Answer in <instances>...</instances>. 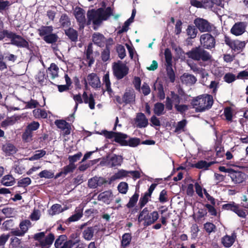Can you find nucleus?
<instances>
[{
    "instance_id": "nucleus-1",
    "label": "nucleus",
    "mask_w": 248,
    "mask_h": 248,
    "mask_svg": "<svg viewBox=\"0 0 248 248\" xmlns=\"http://www.w3.org/2000/svg\"><path fill=\"white\" fill-rule=\"evenodd\" d=\"M112 15V9L109 7L105 9L100 8L96 10H89L87 13V24L92 23L94 25L99 26L103 21L107 20Z\"/></svg>"
},
{
    "instance_id": "nucleus-2",
    "label": "nucleus",
    "mask_w": 248,
    "mask_h": 248,
    "mask_svg": "<svg viewBox=\"0 0 248 248\" xmlns=\"http://www.w3.org/2000/svg\"><path fill=\"white\" fill-rule=\"evenodd\" d=\"M213 97L207 94L200 95L193 99L191 104L197 112H202L211 108Z\"/></svg>"
},
{
    "instance_id": "nucleus-3",
    "label": "nucleus",
    "mask_w": 248,
    "mask_h": 248,
    "mask_svg": "<svg viewBox=\"0 0 248 248\" xmlns=\"http://www.w3.org/2000/svg\"><path fill=\"white\" fill-rule=\"evenodd\" d=\"M186 55L188 58L198 61L206 62L211 59L210 53L200 46L193 48L186 53Z\"/></svg>"
},
{
    "instance_id": "nucleus-4",
    "label": "nucleus",
    "mask_w": 248,
    "mask_h": 248,
    "mask_svg": "<svg viewBox=\"0 0 248 248\" xmlns=\"http://www.w3.org/2000/svg\"><path fill=\"white\" fill-rule=\"evenodd\" d=\"M158 217L159 215L157 212L154 211L149 213L147 208H145L140 213L138 221L141 222L144 221L143 225L148 226L155 222Z\"/></svg>"
},
{
    "instance_id": "nucleus-5",
    "label": "nucleus",
    "mask_w": 248,
    "mask_h": 248,
    "mask_svg": "<svg viewBox=\"0 0 248 248\" xmlns=\"http://www.w3.org/2000/svg\"><path fill=\"white\" fill-rule=\"evenodd\" d=\"M82 98L84 100V102L85 104H88L89 107L91 109L94 108L95 100L92 94H90L88 96L86 92H84L81 96L78 94L74 95L73 96V99L76 102V105L74 108L75 111H76L78 107V104H81L83 102Z\"/></svg>"
},
{
    "instance_id": "nucleus-6",
    "label": "nucleus",
    "mask_w": 248,
    "mask_h": 248,
    "mask_svg": "<svg viewBox=\"0 0 248 248\" xmlns=\"http://www.w3.org/2000/svg\"><path fill=\"white\" fill-rule=\"evenodd\" d=\"M6 37L10 40L11 44L18 47L28 48L29 47V43L27 40L21 36L12 31H8Z\"/></svg>"
},
{
    "instance_id": "nucleus-7",
    "label": "nucleus",
    "mask_w": 248,
    "mask_h": 248,
    "mask_svg": "<svg viewBox=\"0 0 248 248\" xmlns=\"http://www.w3.org/2000/svg\"><path fill=\"white\" fill-rule=\"evenodd\" d=\"M114 76L118 79H121L128 73L129 68L124 63L121 62L114 63L113 66Z\"/></svg>"
},
{
    "instance_id": "nucleus-8",
    "label": "nucleus",
    "mask_w": 248,
    "mask_h": 248,
    "mask_svg": "<svg viewBox=\"0 0 248 248\" xmlns=\"http://www.w3.org/2000/svg\"><path fill=\"white\" fill-rule=\"evenodd\" d=\"M225 43L232 49L234 51L240 52L246 46L245 41H241L238 40H232L228 37H225Z\"/></svg>"
},
{
    "instance_id": "nucleus-9",
    "label": "nucleus",
    "mask_w": 248,
    "mask_h": 248,
    "mask_svg": "<svg viewBox=\"0 0 248 248\" xmlns=\"http://www.w3.org/2000/svg\"><path fill=\"white\" fill-rule=\"evenodd\" d=\"M200 43L204 48L211 49L215 46L216 41L210 34L205 33L201 36Z\"/></svg>"
},
{
    "instance_id": "nucleus-10",
    "label": "nucleus",
    "mask_w": 248,
    "mask_h": 248,
    "mask_svg": "<svg viewBox=\"0 0 248 248\" xmlns=\"http://www.w3.org/2000/svg\"><path fill=\"white\" fill-rule=\"evenodd\" d=\"M194 23L199 30L202 32H210L212 31L213 26L204 19L197 18Z\"/></svg>"
},
{
    "instance_id": "nucleus-11",
    "label": "nucleus",
    "mask_w": 248,
    "mask_h": 248,
    "mask_svg": "<svg viewBox=\"0 0 248 248\" xmlns=\"http://www.w3.org/2000/svg\"><path fill=\"white\" fill-rule=\"evenodd\" d=\"M74 15L78 23L79 29H83L86 23L85 11L80 7H76L74 9Z\"/></svg>"
},
{
    "instance_id": "nucleus-12",
    "label": "nucleus",
    "mask_w": 248,
    "mask_h": 248,
    "mask_svg": "<svg viewBox=\"0 0 248 248\" xmlns=\"http://www.w3.org/2000/svg\"><path fill=\"white\" fill-rule=\"evenodd\" d=\"M76 243L72 240L67 241V236L61 235L56 240L54 245L56 248H71Z\"/></svg>"
},
{
    "instance_id": "nucleus-13",
    "label": "nucleus",
    "mask_w": 248,
    "mask_h": 248,
    "mask_svg": "<svg viewBox=\"0 0 248 248\" xmlns=\"http://www.w3.org/2000/svg\"><path fill=\"white\" fill-rule=\"evenodd\" d=\"M181 98L180 96L176 94L174 92H170V97L167 96L166 97L165 106L166 108L168 110H171L173 108V104L174 105H178L181 103Z\"/></svg>"
},
{
    "instance_id": "nucleus-14",
    "label": "nucleus",
    "mask_w": 248,
    "mask_h": 248,
    "mask_svg": "<svg viewBox=\"0 0 248 248\" xmlns=\"http://www.w3.org/2000/svg\"><path fill=\"white\" fill-rule=\"evenodd\" d=\"M84 84L85 87L89 84L94 88H99L101 85L99 77L93 73L89 74L87 78L84 79Z\"/></svg>"
},
{
    "instance_id": "nucleus-15",
    "label": "nucleus",
    "mask_w": 248,
    "mask_h": 248,
    "mask_svg": "<svg viewBox=\"0 0 248 248\" xmlns=\"http://www.w3.org/2000/svg\"><path fill=\"white\" fill-rule=\"evenodd\" d=\"M247 24L245 22H237L232 27L231 33L236 36H240L246 31Z\"/></svg>"
},
{
    "instance_id": "nucleus-16",
    "label": "nucleus",
    "mask_w": 248,
    "mask_h": 248,
    "mask_svg": "<svg viewBox=\"0 0 248 248\" xmlns=\"http://www.w3.org/2000/svg\"><path fill=\"white\" fill-rule=\"evenodd\" d=\"M230 176L232 181L235 184H240L242 183L246 178V174L241 171H237L233 170H231Z\"/></svg>"
},
{
    "instance_id": "nucleus-17",
    "label": "nucleus",
    "mask_w": 248,
    "mask_h": 248,
    "mask_svg": "<svg viewBox=\"0 0 248 248\" xmlns=\"http://www.w3.org/2000/svg\"><path fill=\"white\" fill-rule=\"evenodd\" d=\"M134 121L135 125L139 128H144L148 125V120L142 113H137Z\"/></svg>"
},
{
    "instance_id": "nucleus-18",
    "label": "nucleus",
    "mask_w": 248,
    "mask_h": 248,
    "mask_svg": "<svg viewBox=\"0 0 248 248\" xmlns=\"http://www.w3.org/2000/svg\"><path fill=\"white\" fill-rule=\"evenodd\" d=\"M135 93L133 89H126L123 96V100L126 104L133 103L135 101Z\"/></svg>"
},
{
    "instance_id": "nucleus-19",
    "label": "nucleus",
    "mask_w": 248,
    "mask_h": 248,
    "mask_svg": "<svg viewBox=\"0 0 248 248\" xmlns=\"http://www.w3.org/2000/svg\"><path fill=\"white\" fill-rule=\"evenodd\" d=\"M106 183L105 179L101 177L95 176L88 181V186L90 188H95L97 186H101Z\"/></svg>"
},
{
    "instance_id": "nucleus-20",
    "label": "nucleus",
    "mask_w": 248,
    "mask_h": 248,
    "mask_svg": "<svg viewBox=\"0 0 248 248\" xmlns=\"http://www.w3.org/2000/svg\"><path fill=\"white\" fill-rule=\"evenodd\" d=\"M30 224V222L29 220L23 221L20 224V230H13L12 232L15 235L22 236L27 231Z\"/></svg>"
},
{
    "instance_id": "nucleus-21",
    "label": "nucleus",
    "mask_w": 248,
    "mask_h": 248,
    "mask_svg": "<svg viewBox=\"0 0 248 248\" xmlns=\"http://www.w3.org/2000/svg\"><path fill=\"white\" fill-rule=\"evenodd\" d=\"M92 40L94 44L100 47L104 46L106 40L104 36L99 32H96L93 34Z\"/></svg>"
},
{
    "instance_id": "nucleus-22",
    "label": "nucleus",
    "mask_w": 248,
    "mask_h": 248,
    "mask_svg": "<svg viewBox=\"0 0 248 248\" xmlns=\"http://www.w3.org/2000/svg\"><path fill=\"white\" fill-rule=\"evenodd\" d=\"M180 79L183 83L189 85L194 84L197 81L196 78L193 75L187 73L184 74Z\"/></svg>"
},
{
    "instance_id": "nucleus-23",
    "label": "nucleus",
    "mask_w": 248,
    "mask_h": 248,
    "mask_svg": "<svg viewBox=\"0 0 248 248\" xmlns=\"http://www.w3.org/2000/svg\"><path fill=\"white\" fill-rule=\"evenodd\" d=\"M235 233H232L231 236L226 235L222 237L221 242L223 246L226 248H229L232 246L236 238Z\"/></svg>"
},
{
    "instance_id": "nucleus-24",
    "label": "nucleus",
    "mask_w": 248,
    "mask_h": 248,
    "mask_svg": "<svg viewBox=\"0 0 248 248\" xmlns=\"http://www.w3.org/2000/svg\"><path fill=\"white\" fill-rule=\"evenodd\" d=\"M223 0H202L203 8H212L214 5L223 7Z\"/></svg>"
},
{
    "instance_id": "nucleus-25",
    "label": "nucleus",
    "mask_w": 248,
    "mask_h": 248,
    "mask_svg": "<svg viewBox=\"0 0 248 248\" xmlns=\"http://www.w3.org/2000/svg\"><path fill=\"white\" fill-rule=\"evenodd\" d=\"M123 158L122 156L113 155L108 161V164L111 167L120 166L123 162Z\"/></svg>"
},
{
    "instance_id": "nucleus-26",
    "label": "nucleus",
    "mask_w": 248,
    "mask_h": 248,
    "mask_svg": "<svg viewBox=\"0 0 248 248\" xmlns=\"http://www.w3.org/2000/svg\"><path fill=\"white\" fill-rule=\"evenodd\" d=\"M83 215V210L77 208L75 210V214L70 217L66 221V223H69L71 222H74L78 220Z\"/></svg>"
},
{
    "instance_id": "nucleus-27",
    "label": "nucleus",
    "mask_w": 248,
    "mask_h": 248,
    "mask_svg": "<svg viewBox=\"0 0 248 248\" xmlns=\"http://www.w3.org/2000/svg\"><path fill=\"white\" fill-rule=\"evenodd\" d=\"M112 194L110 191H106L99 194L98 200L105 203H109L111 200Z\"/></svg>"
},
{
    "instance_id": "nucleus-28",
    "label": "nucleus",
    "mask_w": 248,
    "mask_h": 248,
    "mask_svg": "<svg viewBox=\"0 0 248 248\" xmlns=\"http://www.w3.org/2000/svg\"><path fill=\"white\" fill-rule=\"evenodd\" d=\"M126 134L116 132L114 137V141L120 143L121 145L126 146V140L127 138Z\"/></svg>"
},
{
    "instance_id": "nucleus-29",
    "label": "nucleus",
    "mask_w": 248,
    "mask_h": 248,
    "mask_svg": "<svg viewBox=\"0 0 248 248\" xmlns=\"http://www.w3.org/2000/svg\"><path fill=\"white\" fill-rule=\"evenodd\" d=\"M155 91L157 92V96L160 100H163L165 98V93L164 91L163 85L160 82H156L154 85Z\"/></svg>"
},
{
    "instance_id": "nucleus-30",
    "label": "nucleus",
    "mask_w": 248,
    "mask_h": 248,
    "mask_svg": "<svg viewBox=\"0 0 248 248\" xmlns=\"http://www.w3.org/2000/svg\"><path fill=\"white\" fill-rule=\"evenodd\" d=\"M103 86L106 88V91L110 94L112 92L111 88V83L108 73L104 75L103 77Z\"/></svg>"
},
{
    "instance_id": "nucleus-31",
    "label": "nucleus",
    "mask_w": 248,
    "mask_h": 248,
    "mask_svg": "<svg viewBox=\"0 0 248 248\" xmlns=\"http://www.w3.org/2000/svg\"><path fill=\"white\" fill-rule=\"evenodd\" d=\"M55 239L54 235L51 233H49L46 237H44V239L42 241L41 245L42 247H46L49 248L51 246Z\"/></svg>"
},
{
    "instance_id": "nucleus-32",
    "label": "nucleus",
    "mask_w": 248,
    "mask_h": 248,
    "mask_svg": "<svg viewBox=\"0 0 248 248\" xmlns=\"http://www.w3.org/2000/svg\"><path fill=\"white\" fill-rule=\"evenodd\" d=\"M1 183L6 186H12L15 183V179L12 175L8 174L2 178Z\"/></svg>"
},
{
    "instance_id": "nucleus-33",
    "label": "nucleus",
    "mask_w": 248,
    "mask_h": 248,
    "mask_svg": "<svg viewBox=\"0 0 248 248\" xmlns=\"http://www.w3.org/2000/svg\"><path fill=\"white\" fill-rule=\"evenodd\" d=\"M65 33L72 41H76L78 40V32L74 29L70 28L65 30Z\"/></svg>"
},
{
    "instance_id": "nucleus-34",
    "label": "nucleus",
    "mask_w": 248,
    "mask_h": 248,
    "mask_svg": "<svg viewBox=\"0 0 248 248\" xmlns=\"http://www.w3.org/2000/svg\"><path fill=\"white\" fill-rule=\"evenodd\" d=\"M53 30L52 26H42L38 29L39 34L43 38L52 33Z\"/></svg>"
},
{
    "instance_id": "nucleus-35",
    "label": "nucleus",
    "mask_w": 248,
    "mask_h": 248,
    "mask_svg": "<svg viewBox=\"0 0 248 248\" xmlns=\"http://www.w3.org/2000/svg\"><path fill=\"white\" fill-rule=\"evenodd\" d=\"M3 151L7 155H11L16 152V148L12 144L7 143L3 146Z\"/></svg>"
},
{
    "instance_id": "nucleus-36",
    "label": "nucleus",
    "mask_w": 248,
    "mask_h": 248,
    "mask_svg": "<svg viewBox=\"0 0 248 248\" xmlns=\"http://www.w3.org/2000/svg\"><path fill=\"white\" fill-rule=\"evenodd\" d=\"M165 106L162 103H157L155 104L154 112L157 116H160L165 113Z\"/></svg>"
},
{
    "instance_id": "nucleus-37",
    "label": "nucleus",
    "mask_w": 248,
    "mask_h": 248,
    "mask_svg": "<svg viewBox=\"0 0 248 248\" xmlns=\"http://www.w3.org/2000/svg\"><path fill=\"white\" fill-rule=\"evenodd\" d=\"M213 164L212 162H207L205 161L201 160L193 164L192 167L199 169L207 170Z\"/></svg>"
},
{
    "instance_id": "nucleus-38",
    "label": "nucleus",
    "mask_w": 248,
    "mask_h": 248,
    "mask_svg": "<svg viewBox=\"0 0 248 248\" xmlns=\"http://www.w3.org/2000/svg\"><path fill=\"white\" fill-rule=\"evenodd\" d=\"M129 175L128 171L124 170H119L117 173L114 174L111 178V180H115L116 179H122Z\"/></svg>"
},
{
    "instance_id": "nucleus-39",
    "label": "nucleus",
    "mask_w": 248,
    "mask_h": 248,
    "mask_svg": "<svg viewBox=\"0 0 248 248\" xmlns=\"http://www.w3.org/2000/svg\"><path fill=\"white\" fill-rule=\"evenodd\" d=\"M94 232V228L93 227H88L84 230L83 236L85 239L90 240L93 238Z\"/></svg>"
},
{
    "instance_id": "nucleus-40",
    "label": "nucleus",
    "mask_w": 248,
    "mask_h": 248,
    "mask_svg": "<svg viewBox=\"0 0 248 248\" xmlns=\"http://www.w3.org/2000/svg\"><path fill=\"white\" fill-rule=\"evenodd\" d=\"M49 74L52 78H54L58 76V67L54 63L50 64V67L48 69Z\"/></svg>"
},
{
    "instance_id": "nucleus-41",
    "label": "nucleus",
    "mask_w": 248,
    "mask_h": 248,
    "mask_svg": "<svg viewBox=\"0 0 248 248\" xmlns=\"http://www.w3.org/2000/svg\"><path fill=\"white\" fill-rule=\"evenodd\" d=\"M33 114L36 118H46L47 116L46 111L40 108L34 109Z\"/></svg>"
},
{
    "instance_id": "nucleus-42",
    "label": "nucleus",
    "mask_w": 248,
    "mask_h": 248,
    "mask_svg": "<svg viewBox=\"0 0 248 248\" xmlns=\"http://www.w3.org/2000/svg\"><path fill=\"white\" fill-rule=\"evenodd\" d=\"M60 22L63 28H67L71 25L69 18L65 14H63L61 16Z\"/></svg>"
},
{
    "instance_id": "nucleus-43",
    "label": "nucleus",
    "mask_w": 248,
    "mask_h": 248,
    "mask_svg": "<svg viewBox=\"0 0 248 248\" xmlns=\"http://www.w3.org/2000/svg\"><path fill=\"white\" fill-rule=\"evenodd\" d=\"M43 40L47 43L52 44L57 41L58 36L56 34L50 33L48 35L43 38Z\"/></svg>"
},
{
    "instance_id": "nucleus-44",
    "label": "nucleus",
    "mask_w": 248,
    "mask_h": 248,
    "mask_svg": "<svg viewBox=\"0 0 248 248\" xmlns=\"http://www.w3.org/2000/svg\"><path fill=\"white\" fill-rule=\"evenodd\" d=\"M46 154V152L44 150H38L35 151L33 155L30 157L29 160L30 161L36 160L44 156Z\"/></svg>"
},
{
    "instance_id": "nucleus-45",
    "label": "nucleus",
    "mask_w": 248,
    "mask_h": 248,
    "mask_svg": "<svg viewBox=\"0 0 248 248\" xmlns=\"http://www.w3.org/2000/svg\"><path fill=\"white\" fill-rule=\"evenodd\" d=\"M186 33L190 38H195L197 34L198 31L194 26H188L186 29Z\"/></svg>"
},
{
    "instance_id": "nucleus-46",
    "label": "nucleus",
    "mask_w": 248,
    "mask_h": 248,
    "mask_svg": "<svg viewBox=\"0 0 248 248\" xmlns=\"http://www.w3.org/2000/svg\"><path fill=\"white\" fill-rule=\"evenodd\" d=\"M131 235L129 233H125L123 234L121 241L122 245L123 247H127L130 244L131 241Z\"/></svg>"
},
{
    "instance_id": "nucleus-47",
    "label": "nucleus",
    "mask_w": 248,
    "mask_h": 248,
    "mask_svg": "<svg viewBox=\"0 0 248 248\" xmlns=\"http://www.w3.org/2000/svg\"><path fill=\"white\" fill-rule=\"evenodd\" d=\"M31 181L29 177H25L18 180L17 186L20 187H26L31 184Z\"/></svg>"
},
{
    "instance_id": "nucleus-48",
    "label": "nucleus",
    "mask_w": 248,
    "mask_h": 248,
    "mask_svg": "<svg viewBox=\"0 0 248 248\" xmlns=\"http://www.w3.org/2000/svg\"><path fill=\"white\" fill-rule=\"evenodd\" d=\"M140 142V139L138 138H130L126 140V146L128 145L130 147H135L139 145Z\"/></svg>"
},
{
    "instance_id": "nucleus-49",
    "label": "nucleus",
    "mask_w": 248,
    "mask_h": 248,
    "mask_svg": "<svg viewBox=\"0 0 248 248\" xmlns=\"http://www.w3.org/2000/svg\"><path fill=\"white\" fill-rule=\"evenodd\" d=\"M38 175L41 178H45L49 179L53 177L54 173L51 170H46L41 171Z\"/></svg>"
},
{
    "instance_id": "nucleus-50",
    "label": "nucleus",
    "mask_w": 248,
    "mask_h": 248,
    "mask_svg": "<svg viewBox=\"0 0 248 248\" xmlns=\"http://www.w3.org/2000/svg\"><path fill=\"white\" fill-rule=\"evenodd\" d=\"M116 50L118 54L119 57L121 59H124L126 56L125 49L124 46L118 45L116 46Z\"/></svg>"
},
{
    "instance_id": "nucleus-51",
    "label": "nucleus",
    "mask_w": 248,
    "mask_h": 248,
    "mask_svg": "<svg viewBox=\"0 0 248 248\" xmlns=\"http://www.w3.org/2000/svg\"><path fill=\"white\" fill-rule=\"evenodd\" d=\"M164 54L167 66H171L172 55L170 50L169 48L166 49Z\"/></svg>"
},
{
    "instance_id": "nucleus-52",
    "label": "nucleus",
    "mask_w": 248,
    "mask_h": 248,
    "mask_svg": "<svg viewBox=\"0 0 248 248\" xmlns=\"http://www.w3.org/2000/svg\"><path fill=\"white\" fill-rule=\"evenodd\" d=\"M52 211V215H55L62 213L64 211V209L62 208L60 204H55L52 206L51 208Z\"/></svg>"
},
{
    "instance_id": "nucleus-53",
    "label": "nucleus",
    "mask_w": 248,
    "mask_h": 248,
    "mask_svg": "<svg viewBox=\"0 0 248 248\" xmlns=\"http://www.w3.org/2000/svg\"><path fill=\"white\" fill-rule=\"evenodd\" d=\"M76 166L75 164L70 163L69 165L63 167L62 172L64 174L66 175L68 173L73 172L76 169Z\"/></svg>"
},
{
    "instance_id": "nucleus-54",
    "label": "nucleus",
    "mask_w": 248,
    "mask_h": 248,
    "mask_svg": "<svg viewBox=\"0 0 248 248\" xmlns=\"http://www.w3.org/2000/svg\"><path fill=\"white\" fill-rule=\"evenodd\" d=\"M187 122L186 120H183L179 122H178L175 129L174 130L176 133H180L183 130L185 126L186 125Z\"/></svg>"
},
{
    "instance_id": "nucleus-55",
    "label": "nucleus",
    "mask_w": 248,
    "mask_h": 248,
    "mask_svg": "<svg viewBox=\"0 0 248 248\" xmlns=\"http://www.w3.org/2000/svg\"><path fill=\"white\" fill-rule=\"evenodd\" d=\"M224 115L226 119L228 121H231L232 118V109L231 107H227L224 108Z\"/></svg>"
},
{
    "instance_id": "nucleus-56",
    "label": "nucleus",
    "mask_w": 248,
    "mask_h": 248,
    "mask_svg": "<svg viewBox=\"0 0 248 248\" xmlns=\"http://www.w3.org/2000/svg\"><path fill=\"white\" fill-rule=\"evenodd\" d=\"M14 225V221L12 219H8L5 221L2 224V228L3 230H10Z\"/></svg>"
},
{
    "instance_id": "nucleus-57",
    "label": "nucleus",
    "mask_w": 248,
    "mask_h": 248,
    "mask_svg": "<svg viewBox=\"0 0 248 248\" xmlns=\"http://www.w3.org/2000/svg\"><path fill=\"white\" fill-rule=\"evenodd\" d=\"M128 184L126 182H121L118 186V190L121 193L125 194L128 190Z\"/></svg>"
},
{
    "instance_id": "nucleus-58",
    "label": "nucleus",
    "mask_w": 248,
    "mask_h": 248,
    "mask_svg": "<svg viewBox=\"0 0 248 248\" xmlns=\"http://www.w3.org/2000/svg\"><path fill=\"white\" fill-rule=\"evenodd\" d=\"M16 123V119L14 118H8L3 121L1 123V126L3 127H5L9 125H12Z\"/></svg>"
},
{
    "instance_id": "nucleus-59",
    "label": "nucleus",
    "mask_w": 248,
    "mask_h": 248,
    "mask_svg": "<svg viewBox=\"0 0 248 248\" xmlns=\"http://www.w3.org/2000/svg\"><path fill=\"white\" fill-rule=\"evenodd\" d=\"M138 198L139 196L136 194L133 195V196L130 199L128 203L127 204V207L131 208L134 207L138 201Z\"/></svg>"
},
{
    "instance_id": "nucleus-60",
    "label": "nucleus",
    "mask_w": 248,
    "mask_h": 248,
    "mask_svg": "<svg viewBox=\"0 0 248 248\" xmlns=\"http://www.w3.org/2000/svg\"><path fill=\"white\" fill-rule=\"evenodd\" d=\"M82 156V153L78 152L73 155H70L68 157V160L70 163L74 164L75 162L78 160Z\"/></svg>"
},
{
    "instance_id": "nucleus-61",
    "label": "nucleus",
    "mask_w": 248,
    "mask_h": 248,
    "mask_svg": "<svg viewBox=\"0 0 248 248\" xmlns=\"http://www.w3.org/2000/svg\"><path fill=\"white\" fill-rule=\"evenodd\" d=\"M168 200L167 197V192L165 190H162L159 194V201L161 203H165Z\"/></svg>"
},
{
    "instance_id": "nucleus-62",
    "label": "nucleus",
    "mask_w": 248,
    "mask_h": 248,
    "mask_svg": "<svg viewBox=\"0 0 248 248\" xmlns=\"http://www.w3.org/2000/svg\"><path fill=\"white\" fill-rule=\"evenodd\" d=\"M55 124L58 128L62 129H63L67 126H70L69 124L64 120H57L55 122Z\"/></svg>"
},
{
    "instance_id": "nucleus-63",
    "label": "nucleus",
    "mask_w": 248,
    "mask_h": 248,
    "mask_svg": "<svg viewBox=\"0 0 248 248\" xmlns=\"http://www.w3.org/2000/svg\"><path fill=\"white\" fill-rule=\"evenodd\" d=\"M56 14V8L53 7L51 9L48 10L46 12V15L49 19L53 21Z\"/></svg>"
},
{
    "instance_id": "nucleus-64",
    "label": "nucleus",
    "mask_w": 248,
    "mask_h": 248,
    "mask_svg": "<svg viewBox=\"0 0 248 248\" xmlns=\"http://www.w3.org/2000/svg\"><path fill=\"white\" fill-rule=\"evenodd\" d=\"M39 123L34 121L28 124L26 129L32 132V131L37 130L39 128Z\"/></svg>"
}]
</instances>
